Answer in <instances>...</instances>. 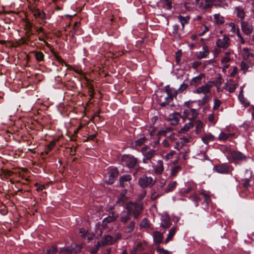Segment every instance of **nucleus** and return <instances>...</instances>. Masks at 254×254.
<instances>
[{"label": "nucleus", "instance_id": "nucleus-1", "mask_svg": "<svg viewBox=\"0 0 254 254\" xmlns=\"http://www.w3.org/2000/svg\"><path fill=\"white\" fill-rule=\"evenodd\" d=\"M143 209L142 202H127L125 206V209L133 216L134 219H137L142 213Z\"/></svg>", "mask_w": 254, "mask_h": 254}, {"label": "nucleus", "instance_id": "nucleus-2", "mask_svg": "<svg viewBox=\"0 0 254 254\" xmlns=\"http://www.w3.org/2000/svg\"><path fill=\"white\" fill-rule=\"evenodd\" d=\"M198 115V112L196 109L190 108L185 109L183 111V118L188 119L190 121H193L195 119Z\"/></svg>", "mask_w": 254, "mask_h": 254}, {"label": "nucleus", "instance_id": "nucleus-3", "mask_svg": "<svg viewBox=\"0 0 254 254\" xmlns=\"http://www.w3.org/2000/svg\"><path fill=\"white\" fill-rule=\"evenodd\" d=\"M122 160L123 163L129 168H133L137 163L136 158L129 155H124Z\"/></svg>", "mask_w": 254, "mask_h": 254}, {"label": "nucleus", "instance_id": "nucleus-4", "mask_svg": "<svg viewBox=\"0 0 254 254\" xmlns=\"http://www.w3.org/2000/svg\"><path fill=\"white\" fill-rule=\"evenodd\" d=\"M213 83L208 81L205 84L197 88L195 90V93L197 94H203V95H207L210 93L211 88L212 87Z\"/></svg>", "mask_w": 254, "mask_h": 254}, {"label": "nucleus", "instance_id": "nucleus-5", "mask_svg": "<svg viewBox=\"0 0 254 254\" xmlns=\"http://www.w3.org/2000/svg\"><path fill=\"white\" fill-rule=\"evenodd\" d=\"M155 182L152 177L146 176H143L138 180V184L142 188H146L150 185H153Z\"/></svg>", "mask_w": 254, "mask_h": 254}, {"label": "nucleus", "instance_id": "nucleus-6", "mask_svg": "<svg viewBox=\"0 0 254 254\" xmlns=\"http://www.w3.org/2000/svg\"><path fill=\"white\" fill-rule=\"evenodd\" d=\"M230 38L228 36L224 35L222 38H220L216 41L217 47L224 49H227L230 46Z\"/></svg>", "mask_w": 254, "mask_h": 254}, {"label": "nucleus", "instance_id": "nucleus-7", "mask_svg": "<svg viewBox=\"0 0 254 254\" xmlns=\"http://www.w3.org/2000/svg\"><path fill=\"white\" fill-rule=\"evenodd\" d=\"M116 242V240L110 235L104 236L101 242H99L97 244V247H103L107 245L113 244Z\"/></svg>", "mask_w": 254, "mask_h": 254}, {"label": "nucleus", "instance_id": "nucleus-8", "mask_svg": "<svg viewBox=\"0 0 254 254\" xmlns=\"http://www.w3.org/2000/svg\"><path fill=\"white\" fill-rule=\"evenodd\" d=\"M229 170V166L225 163L217 165L213 167V170L219 174H228Z\"/></svg>", "mask_w": 254, "mask_h": 254}, {"label": "nucleus", "instance_id": "nucleus-9", "mask_svg": "<svg viewBox=\"0 0 254 254\" xmlns=\"http://www.w3.org/2000/svg\"><path fill=\"white\" fill-rule=\"evenodd\" d=\"M160 226L165 229L169 228L171 224V221L168 215L165 214H162L161 217Z\"/></svg>", "mask_w": 254, "mask_h": 254}, {"label": "nucleus", "instance_id": "nucleus-10", "mask_svg": "<svg viewBox=\"0 0 254 254\" xmlns=\"http://www.w3.org/2000/svg\"><path fill=\"white\" fill-rule=\"evenodd\" d=\"M154 172L156 175H161L164 172L163 162L161 160H158L156 164L153 165Z\"/></svg>", "mask_w": 254, "mask_h": 254}, {"label": "nucleus", "instance_id": "nucleus-11", "mask_svg": "<svg viewBox=\"0 0 254 254\" xmlns=\"http://www.w3.org/2000/svg\"><path fill=\"white\" fill-rule=\"evenodd\" d=\"M241 28L243 32L247 35H250L253 31V26L246 21H242Z\"/></svg>", "mask_w": 254, "mask_h": 254}, {"label": "nucleus", "instance_id": "nucleus-12", "mask_svg": "<svg viewBox=\"0 0 254 254\" xmlns=\"http://www.w3.org/2000/svg\"><path fill=\"white\" fill-rule=\"evenodd\" d=\"M238 87V83L234 82L233 80H229L225 83L224 88L230 93L234 92Z\"/></svg>", "mask_w": 254, "mask_h": 254}, {"label": "nucleus", "instance_id": "nucleus-13", "mask_svg": "<svg viewBox=\"0 0 254 254\" xmlns=\"http://www.w3.org/2000/svg\"><path fill=\"white\" fill-rule=\"evenodd\" d=\"M118 175V171L117 169L114 168L111 170L109 173V179L106 180L107 184L111 185L113 184L116 178Z\"/></svg>", "mask_w": 254, "mask_h": 254}, {"label": "nucleus", "instance_id": "nucleus-14", "mask_svg": "<svg viewBox=\"0 0 254 254\" xmlns=\"http://www.w3.org/2000/svg\"><path fill=\"white\" fill-rule=\"evenodd\" d=\"M131 180V177L129 175H124L121 177L120 183L122 187H124L129 185Z\"/></svg>", "mask_w": 254, "mask_h": 254}, {"label": "nucleus", "instance_id": "nucleus-15", "mask_svg": "<svg viewBox=\"0 0 254 254\" xmlns=\"http://www.w3.org/2000/svg\"><path fill=\"white\" fill-rule=\"evenodd\" d=\"M131 214L127 210L123 211L121 214L120 221L123 224H126L130 219Z\"/></svg>", "mask_w": 254, "mask_h": 254}, {"label": "nucleus", "instance_id": "nucleus-16", "mask_svg": "<svg viewBox=\"0 0 254 254\" xmlns=\"http://www.w3.org/2000/svg\"><path fill=\"white\" fill-rule=\"evenodd\" d=\"M180 118V114L178 113H174L170 115L169 119L171 121V125L175 126L178 124Z\"/></svg>", "mask_w": 254, "mask_h": 254}, {"label": "nucleus", "instance_id": "nucleus-17", "mask_svg": "<svg viewBox=\"0 0 254 254\" xmlns=\"http://www.w3.org/2000/svg\"><path fill=\"white\" fill-rule=\"evenodd\" d=\"M234 12L238 18L243 20L245 17V12L244 9L241 6H236L234 8Z\"/></svg>", "mask_w": 254, "mask_h": 254}, {"label": "nucleus", "instance_id": "nucleus-18", "mask_svg": "<svg viewBox=\"0 0 254 254\" xmlns=\"http://www.w3.org/2000/svg\"><path fill=\"white\" fill-rule=\"evenodd\" d=\"M215 0H204V2H201L200 8L203 9H208L214 6Z\"/></svg>", "mask_w": 254, "mask_h": 254}, {"label": "nucleus", "instance_id": "nucleus-19", "mask_svg": "<svg viewBox=\"0 0 254 254\" xmlns=\"http://www.w3.org/2000/svg\"><path fill=\"white\" fill-rule=\"evenodd\" d=\"M178 228L176 226H173L172 228H171V229L169 230L167 235V237L165 240V244H167L169 242L172 240Z\"/></svg>", "mask_w": 254, "mask_h": 254}, {"label": "nucleus", "instance_id": "nucleus-20", "mask_svg": "<svg viewBox=\"0 0 254 254\" xmlns=\"http://www.w3.org/2000/svg\"><path fill=\"white\" fill-rule=\"evenodd\" d=\"M127 193V190H125L124 192L121 193L119 197L118 198L116 204H119V206H122L124 203L127 200V197L126 196V194Z\"/></svg>", "mask_w": 254, "mask_h": 254}, {"label": "nucleus", "instance_id": "nucleus-21", "mask_svg": "<svg viewBox=\"0 0 254 254\" xmlns=\"http://www.w3.org/2000/svg\"><path fill=\"white\" fill-rule=\"evenodd\" d=\"M204 76L203 74L200 73L198 75L193 77L190 81V84L196 86L201 83L202 78Z\"/></svg>", "mask_w": 254, "mask_h": 254}, {"label": "nucleus", "instance_id": "nucleus-22", "mask_svg": "<svg viewBox=\"0 0 254 254\" xmlns=\"http://www.w3.org/2000/svg\"><path fill=\"white\" fill-rule=\"evenodd\" d=\"M231 156L233 159L237 160H244L247 158L244 154L238 151L232 152L231 153Z\"/></svg>", "mask_w": 254, "mask_h": 254}, {"label": "nucleus", "instance_id": "nucleus-23", "mask_svg": "<svg viewBox=\"0 0 254 254\" xmlns=\"http://www.w3.org/2000/svg\"><path fill=\"white\" fill-rule=\"evenodd\" d=\"M253 64L249 61H243L240 64L241 69L244 71V73L248 70V69L252 67Z\"/></svg>", "mask_w": 254, "mask_h": 254}, {"label": "nucleus", "instance_id": "nucleus-24", "mask_svg": "<svg viewBox=\"0 0 254 254\" xmlns=\"http://www.w3.org/2000/svg\"><path fill=\"white\" fill-rule=\"evenodd\" d=\"M154 241L157 244H160L162 242L163 239V234L159 231H155L153 233Z\"/></svg>", "mask_w": 254, "mask_h": 254}, {"label": "nucleus", "instance_id": "nucleus-25", "mask_svg": "<svg viewBox=\"0 0 254 254\" xmlns=\"http://www.w3.org/2000/svg\"><path fill=\"white\" fill-rule=\"evenodd\" d=\"M118 216V214L112 212V215L109 216L103 219V223L106 224L107 223L114 222L117 219Z\"/></svg>", "mask_w": 254, "mask_h": 254}, {"label": "nucleus", "instance_id": "nucleus-26", "mask_svg": "<svg viewBox=\"0 0 254 254\" xmlns=\"http://www.w3.org/2000/svg\"><path fill=\"white\" fill-rule=\"evenodd\" d=\"M194 126L192 122H189L184 125V126L179 131V133H186L190 128H192Z\"/></svg>", "mask_w": 254, "mask_h": 254}, {"label": "nucleus", "instance_id": "nucleus-27", "mask_svg": "<svg viewBox=\"0 0 254 254\" xmlns=\"http://www.w3.org/2000/svg\"><path fill=\"white\" fill-rule=\"evenodd\" d=\"M242 55L244 59H248L250 57L254 56V54L250 52V50L248 48H244L242 51Z\"/></svg>", "mask_w": 254, "mask_h": 254}, {"label": "nucleus", "instance_id": "nucleus-28", "mask_svg": "<svg viewBox=\"0 0 254 254\" xmlns=\"http://www.w3.org/2000/svg\"><path fill=\"white\" fill-rule=\"evenodd\" d=\"M228 4L225 0H215L214 2V6L215 7H222L224 9L228 7Z\"/></svg>", "mask_w": 254, "mask_h": 254}, {"label": "nucleus", "instance_id": "nucleus-29", "mask_svg": "<svg viewBox=\"0 0 254 254\" xmlns=\"http://www.w3.org/2000/svg\"><path fill=\"white\" fill-rule=\"evenodd\" d=\"M202 51L199 52L197 56V58L198 59H202L206 58L208 55V50L206 46H203Z\"/></svg>", "mask_w": 254, "mask_h": 254}, {"label": "nucleus", "instance_id": "nucleus-30", "mask_svg": "<svg viewBox=\"0 0 254 254\" xmlns=\"http://www.w3.org/2000/svg\"><path fill=\"white\" fill-rule=\"evenodd\" d=\"M172 130V128L171 127H167L160 130L158 133L157 135L160 136H165L168 133H171Z\"/></svg>", "mask_w": 254, "mask_h": 254}, {"label": "nucleus", "instance_id": "nucleus-31", "mask_svg": "<svg viewBox=\"0 0 254 254\" xmlns=\"http://www.w3.org/2000/svg\"><path fill=\"white\" fill-rule=\"evenodd\" d=\"M202 140L205 144H208L210 141L214 140L215 137L210 133L206 134L202 137Z\"/></svg>", "mask_w": 254, "mask_h": 254}, {"label": "nucleus", "instance_id": "nucleus-32", "mask_svg": "<svg viewBox=\"0 0 254 254\" xmlns=\"http://www.w3.org/2000/svg\"><path fill=\"white\" fill-rule=\"evenodd\" d=\"M156 154V151L153 149H150L147 152L143 153V156H145L146 159L149 160H151Z\"/></svg>", "mask_w": 254, "mask_h": 254}, {"label": "nucleus", "instance_id": "nucleus-33", "mask_svg": "<svg viewBox=\"0 0 254 254\" xmlns=\"http://www.w3.org/2000/svg\"><path fill=\"white\" fill-rule=\"evenodd\" d=\"M233 135V133H226L222 132L219 134L218 138L220 140L225 141Z\"/></svg>", "mask_w": 254, "mask_h": 254}, {"label": "nucleus", "instance_id": "nucleus-34", "mask_svg": "<svg viewBox=\"0 0 254 254\" xmlns=\"http://www.w3.org/2000/svg\"><path fill=\"white\" fill-rule=\"evenodd\" d=\"M178 18L180 22L182 25V29H183L184 28L185 24L188 23L189 21V18L188 17H184L182 15H179L178 17Z\"/></svg>", "mask_w": 254, "mask_h": 254}, {"label": "nucleus", "instance_id": "nucleus-35", "mask_svg": "<svg viewBox=\"0 0 254 254\" xmlns=\"http://www.w3.org/2000/svg\"><path fill=\"white\" fill-rule=\"evenodd\" d=\"M181 167L180 166H176L172 168L171 171L170 176L172 177L177 176V174L181 170Z\"/></svg>", "mask_w": 254, "mask_h": 254}, {"label": "nucleus", "instance_id": "nucleus-36", "mask_svg": "<svg viewBox=\"0 0 254 254\" xmlns=\"http://www.w3.org/2000/svg\"><path fill=\"white\" fill-rule=\"evenodd\" d=\"M214 18L215 22L218 24H222L224 22V17L221 16L219 14H215L214 15Z\"/></svg>", "mask_w": 254, "mask_h": 254}, {"label": "nucleus", "instance_id": "nucleus-37", "mask_svg": "<svg viewBox=\"0 0 254 254\" xmlns=\"http://www.w3.org/2000/svg\"><path fill=\"white\" fill-rule=\"evenodd\" d=\"M177 184V183L176 181H174L171 183L169 184L165 190V192L168 193L169 192L172 191L174 190V189L175 188Z\"/></svg>", "mask_w": 254, "mask_h": 254}, {"label": "nucleus", "instance_id": "nucleus-38", "mask_svg": "<svg viewBox=\"0 0 254 254\" xmlns=\"http://www.w3.org/2000/svg\"><path fill=\"white\" fill-rule=\"evenodd\" d=\"M210 81L213 83L212 84V86L215 85L218 87L220 86L221 84L223 83V80L221 76H219L214 81Z\"/></svg>", "mask_w": 254, "mask_h": 254}, {"label": "nucleus", "instance_id": "nucleus-39", "mask_svg": "<svg viewBox=\"0 0 254 254\" xmlns=\"http://www.w3.org/2000/svg\"><path fill=\"white\" fill-rule=\"evenodd\" d=\"M203 127V124L200 120L196 121V132L198 134L201 131Z\"/></svg>", "mask_w": 254, "mask_h": 254}, {"label": "nucleus", "instance_id": "nucleus-40", "mask_svg": "<svg viewBox=\"0 0 254 254\" xmlns=\"http://www.w3.org/2000/svg\"><path fill=\"white\" fill-rule=\"evenodd\" d=\"M135 223L133 221H131L127 226V232L128 233L132 232L135 228Z\"/></svg>", "mask_w": 254, "mask_h": 254}, {"label": "nucleus", "instance_id": "nucleus-41", "mask_svg": "<svg viewBox=\"0 0 254 254\" xmlns=\"http://www.w3.org/2000/svg\"><path fill=\"white\" fill-rule=\"evenodd\" d=\"M164 7L168 10H171L172 6L171 0H163Z\"/></svg>", "mask_w": 254, "mask_h": 254}, {"label": "nucleus", "instance_id": "nucleus-42", "mask_svg": "<svg viewBox=\"0 0 254 254\" xmlns=\"http://www.w3.org/2000/svg\"><path fill=\"white\" fill-rule=\"evenodd\" d=\"M200 195H202L204 197L203 202L205 203L207 205H208L210 202V196L208 194L205 192H201Z\"/></svg>", "mask_w": 254, "mask_h": 254}, {"label": "nucleus", "instance_id": "nucleus-43", "mask_svg": "<svg viewBox=\"0 0 254 254\" xmlns=\"http://www.w3.org/2000/svg\"><path fill=\"white\" fill-rule=\"evenodd\" d=\"M173 99L172 95H168L167 97H165V102L161 103V106H164L166 104H168Z\"/></svg>", "mask_w": 254, "mask_h": 254}, {"label": "nucleus", "instance_id": "nucleus-44", "mask_svg": "<svg viewBox=\"0 0 254 254\" xmlns=\"http://www.w3.org/2000/svg\"><path fill=\"white\" fill-rule=\"evenodd\" d=\"M239 98L240 101L245 106H247L249 105V102L245 100L244 97L243 95V91L242 90L239 95Z\"/></svg>", "mask_w": 254, "mask_h": 254}, {"label": "nucleus", "instance_id": "nucleus-45", "mask_svg": "<svg viewBox=\"0 0 254 254\" xmlns=\"http://www.w3.org/2000/svg\"><path fill=\"white\" fill-rule=\"evenodd\" d=\"M35 56L36 60L38 61H42L44 58V55L42 53L40 52H36L35 53Z\"/></svg>", "mask_w": 254, "mask_h": 254}, {"label": "nucleus", "instance_id": "nucleus-46", "mask_svg": "<svg viewBox=\"0 0 254 254\" xmlns=\"http://www.w3.org/2000/svg\"><path fill=\"white\" fill-rule=\"evenodd\" d=\"M146 139V138L145 137H141V138L138 139L135 141V145L136 146H140V145H142L145 142Z\"/></svg>", "mask_w": 254, "mask_h": 254}, {"label": "nucleus", "instance_id": "nucleus-47", "mask_svg": "<svg viewBox=\"0 0 254 254\" xmlns=\"http://www.w3.org/2000/svg\"><path fill=\"white\" fill-rule=\"evenodd\" d=\"M210 100V97L207 95H205L204 97L201 99L200 103L201 105H205Z\"/></svg>", "mask_w": 254, "mask_h": 254}, {"label": "nucleus", "instance_id": "nucleus-48", "mask_svg": "<svg viewBox=\"0 0 254 254\" xmlns=\"http://www.w3.org/2000/svg\"><path fill=\"white\" fill-rule=\"evenodd\" d=\"M221 104V102L220 100H219L217 99H214V106L213 107V109L217 110V109H218L219 108Z\"/></svg>", "mask_w": 254, "mask_h": 254}, {"label": "nucleus", "instance_id": "nucleus-49", "mask_svg": "<svg viewBox=\"0 0 254 254\" xmlns=\"http://www.w3.org/2000/svg\"><path fill=\"white\" fill-rule=\"evenodd\" d=\"M55 141H52L50 142V144L48 146L47 149L45 151V153L46 154H48L49 152L52 150V149L55 145Z\"/></svg>", "mask_w": 254, "mask_h": 254}, {"label": "nucleus", "instance_id": "nucleus-50", "mask_svg": "<svg viewBox=\"0 0 254 254\" xmlns=\"http://www.w3.org/2000/svg\"><path fill=\"white\" fill-rule=\"evenodd\" d=\"M175 152L174 151H171L170 153L165 155L164 158L166 159V161H168L173 158V156L175 154Z\"/></svg>", "mask_w": 254, "mask_h": 254}, {"label": "nucleus", "instance_id": "nucleus-51", "mask_svg": "<svg viewBox=\"0 0 254 254\" xmlns=\"http://www.w3.org/2000/svg\"><path fill=\"white\" fill-rule=\"evenodd\" d=\"M227 24L231 28L230 31L233 33H235L236 31L235 24L234 22H231Z\"/></svg>", "mask_w": 254, "mask_h": 254}, {"label": "nucleus", "instance_id": "nucleus-52", "mask_svg": "<svg viewBox=\"0 0 254 254\" xmlns=\"http://www.w3.org/2000/svg\"><path fill=\"white\" fill-rule=\"evenodd\" d=\"M188 88V85L186 83H185L184 82L183 83L180 87L178 88V90L179 92H182L184 90H185Z\"/></svg>", "mask_w": 254, "mask_h": 254}, {"label": "nucleus", "instance_id": "nucleus-53", "mask_svg": "<svg viewBox=\"0 0 254 254\" xmlns=\"http://www.w3.org/2000/svg\"><path fill=\"white\" fill-rule=\"evenodd\" d=\"M140 226L141 227H143V228H147L148 227L147 220L146 218H144L142 219V220L141 221V222L140 223Z\"/></svg>", "mask_w": 254, "mask_h": 254}, {"label": "nucleus", "instance_id": "nucleus-54", "mask_svg": "<svg viewBox=\"0 0 254 254\" xmlns=\"http://www.w3.org/2000/svg\"><path fill=\"white\" fill-rule=\"evenodd\" d=\"M190 139H191V137L190 136L189 137H181L180 138L181 144H182L183 145H184V143L190 142Z\"/></svg>", "mask_w": 254, "mask_h": 254}, {"label": "nucleus", "instance_id": "nucleus-55", "mask_svg": "<svg viewBox=\"0 0 254 254\" xmlns=\"http://www.w3.org/2000/svg\"><path fill=\"white\" fill-rule=\"evenodd\" d=\"M179 26L178 25H175L173 26V33L176 36L180 37L179 35L178 34V30H179Z\"/></svg>", "mask_w": 254, "mask_h": 254}, {"label": "nucleus", "instance_id": "nucleus-56", "mask_svg": "<svg viewBox=\"0 0 254 254\" xmlns=\"http://www.w3.org/2000/svg\"><path fill=\"white\" fill-rule=\"evenodd\" d=\"M58 251V249L55 247H52L50 249L47 250L46 254H55Z\"/></svg>", "mask_w": 254, "mask_h": 254}, {"label": "nucleus", "instance_id": "nucleus-57", "mask_svg": "<svg viewBox=\"0 0 254 254\" xmlns=\"http://www.w3.org/2000/svg\"><path fill=\"white\" fill-rule=\"evenodd\" d=\"M200 64L201 63L199 62H194L191 64V67L194 69H196L200 65Z\"/></svg>", "mask_w": 254, "mask_h": 254}, {"label": "nucleus", "instance_id": "nucleus-58", "mask_svg": "<svg viewBox=\"0 0 254 254\" xmlns=\"http://www.w3.org/2000/svg\"><path fill=\"white\" fill-rule=\"evenodd\" d=\"M181 52H177L176 54V62L179 63L181 60Z\"/></svg>", "mask_w": 254, "mask_h": 254}, {"label": "nucleus", "instance_id": "nucleus-59", "mask_svg": "<svg viewBox=\"0 0 254 254\" xmlns=\"http://www.w3.org/2000/svg\"><path fill=\"white\" fill-rule=\"evenodd\" d=\"M183 145L181 144L180 142H178L176 143V146L174 147V148L177 149V150L180 151L181 149L182 148Z\"/></svg>", "mask_w": 254, "mask_h": 254}, {"label": "nucleus", "instance_id": "nucleus-60", "mask_svg": "<svg viewBox=\"0 0 254 254\" xmlns=\"http://www.w3.org/2000/svg\"><path fill=\"white\" fill-rule=\"evenodd\" d=\"M190 152V150L189 148H187V149H186L184 151V152L182 153V152H180V154H183V158L186 160L187 158H186V156L187 155L188 153H189Z\"/></svg>", "mask_w": 254, "mask_h": 254}, {"label": "nucleus", "instance_id": "nucleus-61", "mask_svg": "<svg viewBox=\"0 0 254 254\" xmlns=\"http://www.w3.org/2000/svg\"><path fill=\"white\" fill-rule=\"evenodd\" d=\"M230 58L228 56H225L222 58V59L221 60V62L223 63H228L229 62H230Z\"/></svg>", "mask_w": 254, "mask_h": 254}, {"label": "nucleus", "instance_id": "nucleus-62", "mask_svg": "<svg viewBox=\"0 0 254 254\" xmlns=\"http://www.w3.org/2000/svg\"><path fill=\"white\" fill-rule=\"evenodd\" d=\"M250 180L249 179H246L244 180L243 185L245 188H248L250 186L249 185Z\"/></svg>", "mask_w": 254, "mask_h": 254}, {"label": "nucleus", "instance_id": "nucleus-63", "mask_svg": "<svg viewBox=\"0 0 254 254\" xmlns=\"http://www.w3.org/2000/svg\"><path fill=\"white\" fill-rule=\"evenodd\" d=\"M208 120L210 122H213L214 120V115L213 113L209 114L208 116Z\"/></svg>", "mask_w": 254, "mask_h": 254}, {"label": "nucleus", "instance_id": "nucleus-64", "mask_svg": "<svg viewBox=\"0 0 254 254\" xmlns=\"http://www.w3.org/2000/svg\"><path fill=\"white\" fill-rule=\"evenodd\" d=\"M146 195V192L145 191H144L143 192H142L138 197V198L137 199L139 200V201H140L142 199H143V198L145 197V196Z\"/></svg>", "mask_w": 254, "mask_h": 254}]
</instances>
